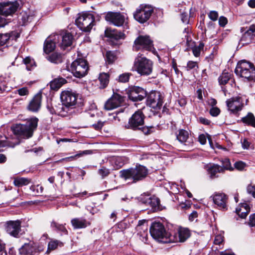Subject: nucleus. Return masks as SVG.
<instances>
[{
	"label": "nucleus",
	"mask_w": 255,
	"mask_h": 255,
	"mask_svg": "<svg viewBox=\"0 0 255 255\" xmlns=\"http://www.w3.org/2000/svg\"><path fill=\"white\" fill-rule=\"evenodd\" d=\"M55 110H56V115L61 117H66L68 115H72L75 114L74 112H73L69 109L67 106H66L63 103H58L57 104H55Z\"/></svg>",
	"instance_id": "24"
},
{
	"label": "nucleus",
	"mask_w": 255,
	"mask_h": 255,
	"mask_svg": "<svg viewBox=\"0 0 255 255\" xmlns=\"http://www.w3.org/2000/svg\"><path fill=\"white\" fill-rule=\"evenodd\" d=\"M105 34L106 37L116 40L125 39V34L124 33L117 29L111 28H107L105 31Z\"/></svg>",
	"instance_id": "26"
},
{
	"label": "nucleus",
	"mask_w": 255,
	"mask_h": 255,
	"mask_svg": "<svg viewBox=\"0 0 255 255\" xmlns=\"http://www.w3.org/2000/svg\"><path fill=\"white\" fill-rule=\"evenodd\" d=\"M105 19L117 26H123L125 29H128V18L121 12H109L107 13Z\"/></svg>",
	"instance_id": "11"
},
{
	"label": "nucleus",
	"mask_w": 255,
	"mask_h": 255,
	"mask_svg": "<svg viewBox=\"0 0 255 255\" xmlns=\"http://www.w3.org/2000/svg\"><path fill=\"white\" fill-rule=\"evenodd\" d=\"M163 99V97L159 92H151L147 96L146 104L153 109L159 110L162 106Z\"/></svg>",
	"instance_id": "13"
},
{
	"label": "nucleus",
	"mask_w": 255,
	"mask_h": 255,
	"mask_svg": "<svg viewBox=\"0 0 255 255\" xmlns=\"http://www.w3.org/2000/svg\"><path fill=\"white\" fill-rule=\"evenodd\" d=\"M76 23L82 31L89 32L95 24L94 16L90 13H82L76 19Z\"/></svg>",
	"instance_id": "10"
},
{
	"label": "nucleus",
	"mask_w": 255,
	"mask_h": 255,
	"mask_svg": "<svg viewBox=\"0 0 255 255\" xmlns=\"http://www.w3.org/2000/svg\"><path fill=\"white\" fill-rule=\"evenodd\" d=\"M153 10L154 8L152 5L141 4L133 13V17L139 23H144L150 18Z\"/></svg>",
	"instance_id": "9"
},
{
	"label": "nucleus",
	"mask_w": 255,
	"mask_h": 255,
	"mask_svg": "<svg viewBox=\"0 0 255 255\" xmlns=\"http://www.w3.org/2000/svg\"><path fill=\"white\" fill-rule=\"evenodd\" d=\"M57 40H55V35L52 37H50L46 39L43 50L46 53H49L54 50L56 47V43Z\"/></svg>",
	"instance_id": "28"
},
{
	"label": "nucleus",
	"mask_w": 255,
	"mask_h": 255,
	"mask_svg": "<svg viewBox=\"0 0 255 255\" xmlns=\"http://www.w3.org/2000/svg\"><path fill=\"white\" fill-rule=\"evenodd\" d=\"M100 81V88L101 89L105 88L109 82V75L106 73H100L99 76Z\"/></svg>",
	"instance_id": "36"
},
{
	"label": "nucleus",
	"mask_w": 255,
	"mask_h": 255,
	"mask_svg": "<svg viewBox=\"0 0 255 255\" xmlns=\"http://www.w3.org/2000/svg\"><path fill=\"white\" fill-rule=\"evenodd\" d=\"M144 225H147L145 220H139L138 224L136 227V230L138 232V234H141V231H140V227L143 226Z\"/></svg>",
	"instance_id": "51"
},
{
	"label": "nucleus",
	"mask_w": 255,
	"mask_h": 255,
	"mask_svg": "<svg viewBox=\"0 0 255 255\" xmlns=\"http://www.w3.org/2000/svg\"><path fill=\"white\" fill-rule=\"evenodd\" d=\"M247 192L255 198V186L249 185L247 187Z\"/></svg>",
	"instance_id": "56"
},
{
	"label": "nucleus",
	"mask_w": 255,
	"mask_h": 255,
	"mask_svg": "<svg viewBox=\"0 0 255 255\" xmlns=\"http://www.w3.org/2000/svg\"><path fill=\"white\" fill-rule=\"evenodd\" d=\"M5 229L9 235L14 238H20L23 234L21 229V222L19 220L7 222Z\"/></svg>",
	"instance_id": "14"
},
{
	"label": "nucleus",
	"mask_w": 255,
	"mask_h": 255,
	"mask_svg": "<svg viewBox=\"0 0 255 255\" xmlns=\"http://www.w3.org/2000/svg\"><path fill=\"white\" fill-rule=\"evenodd\" d=\"M149 232L151 236L159 242L169 243L174 240L170 237V234L166 232L164 226L159 222L152 223Z\"/></svg>",
	"instance_id": "6"
},
{
	"label": "nucleus",
	"mask_w": 255,
	"mask_h": 255,
	"mask_svg": "<svg viewBox=\"0 0 255 255\" xmlns=\"http://www.w3.org/2000/svg\"><path fill=\"white\" fill-rule=\"evenodd\" d=\"M147 225H144L143 226L140 227V231H141V234H138L141 237H146L147 236Z\"/></svg>",
	"instance_id": "54"
},
{
	"label": "nucleus",
	"mask_w": 255,
	"mask_h": 255,
	"mask_svg": "<svg viewBox=\"0 0 255 255\" xmlns=\"http://www.w3.org/2000/svg\"><path fill=\"white\" fill-rule=\"evenodd\" d=\"M48 59L55 64L60 63L62 62V55L60 53L54 52L48 56Z\"/></svg>",
	"instance_id": "42"
},
{
	"label": "nucleus",
	"mask_w": 255,
	"mask_h": 255,
	"mask_svg": "<svg viewBox=\"0 0 255 255\" xmlns=\"http://www.w3.org/2000/svg\"><path fill=\"white\" fill-rule=\"evenodd\" d=\"M61 102L71 109L76 114L81 113V107L83 106L82 102L78 101V95L69 91H63L60 96Z\"/></svg>",
	"instance_id": "4"
},
{
	"label": "nucleus",
	"mask_w": 255,
	"mask_h": 255,
	"mask_svg": "<svg viewBox=\"0 0 255 255\" xmlns=\"http://www.w3.org/2000/svg\"><path fill=\"white\" fill-rule=\"evenodd\" d=\"M223 241V237L220 235L215 237L214 243L215 245H220Z\"/></svg>",
	"instance_id": "60"
},
{
	"label": "nucleus",
	"mask_w": 255,
	"mask_h": 255,
	"mask_svg": "<svg viewBox=\"0 0 255 255\" xmlns=\"http://www.w3.org/2000/svg\"><path fill=\"white\" fill-rule=\"evenodd\" d=\"M198 121L204 125H209L211 123L210 120L203 117H199L198 119Z\"/></svg>",
	"instance_id": "61"
},
{
	"label": "nucleus",
	"mask_w": 255,
	"mask_h": 255,
	"mask_svg": "<svg viewBox=\"0 0 255 255\" xmlns=\"http://www.w3.org/2000/svg\"><path fill=\"white\" fill-rule=\"evenodd\" d=\"M31 180L29 178L24 177H17L14 179L13 184L15 186L21 187L28 185L31 182Z\"/></svg>",
	"instance_id": "38"
},
{
	"label": "nucleus",
	"mask_w": 255,
	"mask_h": 255,
	"mask_svg": "<svg viewBox=\"0 0 255 255\" xmlns=\"http://www.w3.org/2000/svg\"><path fill=\"white\" fill-rule=\"evenodd\" d=\"M177 235L178 237L170 235V237L174 239L173 241H171V243L184 242L190 237L191 233L188 229L180 227L178 230Z\"/></svg>",
	"instance_id": "21"
},
{
	"label": "nucleus",
	"mask_w": 255,
	"mask_h": 255,
	"mask_svg": "<svg viewBox=\"0 0 255 255\" xmlns=\"http://www.w3.org/2000/svg\"><path fill=\"white\" fill-rule=\"evenodd\" d=\"M110 161L114 169L117 170L122 167L126 163L127 160L125 157L114 156L110 159Z\"/></svg>",
	"instance_id": "27"
},
{
	"label": "nucleus",
	"mask_w": 255,
	"mask_h": 255,
	"mask_svg": "<svg viewBox=\"0 0 255 255\" xmlns=\"http://www.w3.org/2000/svg\"><path fill=\"white\" fill-rule=\"evenodd\" d=\"M153 48V42L148 36L140 35L134 40L133 49L136 51L140 49L151 51Z\"/></svg>",
	"instance_id": "12"
},
{
	"label": "nucleus",
	"mask_w": 255,
	"mask_h": 255,
	"mask_svg": "<svg viewBox=\"0 0 255 255\" xmlns=\"http://www.w3.org/2000/svg\"><path fill=\"white\" fill-rule=\"evenodd\" d=\"M38 122L37 118H31L24 121L23 124L12 125L11 129L14 135L23 138H29L32 136L34 131L37 128Z\"/></svg>",
	"instance_id": "1"
},
{
	"label": "nucleus",
	"mask_w": 255,
	"mask_h": 255,
	"mask_svg": "<svg viewBox=\"0 0 255 255\" xmlns=\"http://www.w3.org/2000/svg\"><path fill=\"white\" fill-rule=\"evenodd\" d=\"M69 70L75 77L78 78H82L88 73L89 70L88 62L83 58L77 59L72 63Z\"/></svg>",
	"instance_id": "8"
},
{
	"label": "nucleus",
	"mask_w": 255,
	"mask_h": 255,
	"mask_svg": "<svg viewBox=\"0 0 255 255\" xmlns=\"http://www.w3.org/2000/svg\"><path fill=\"white\" fill-rule=\"evenodd\" d=\"M66 83V80L63 78L60 77L52 80L49 84L50 88L53 90H57L63 84Z\"/></svg>",
	"instance_id": "34"
},
{
	"label": "nucleus",
	"mask_w": 255,
	"mask_h": 255,
	"mask_svg": "<svg viewBox=\"0 0 255 255\" xmlns=\"http://www.w3.org/2000/svg\"><path fill=\"white\" fill-rule=\"evenodd\" d=\"M222 166L221 168L223 169L224 172L225 170H232L233 168L231 166V164L230 160L228 158H225L222 161Z\"/></svg>",
	"instance_id": "45"
},
{
	"label": "nucleus",
	"mask_w": 255,
	"mask_h": 255,
	"mask_svg": "<svg viewBox=\"0 0 255 255\" xmlns=\"http://www.w3.org/2000/svg\"><path fill=\"white\" fill-rule=\"evenodd\" d=\"M124 97L119 94L114 93L112 96L106 102L105 108L107 110L116 109L123 104Z\"/></svg>",
	"instance_id": "19"
},
{
	"label": "nucleus",
	"mask_w": 255,
	"mask_h": 255,
	"mask_svg": "<svg viewBox=\"0 0 255 255\" xmlns=\"http://www.w3.org/2000/svg\"><path fill=\"white\" fill-rule=\"evenodd\" d=\"M181 19L183 23L188 24L189 22V17L186 12H183L181 14Z\"/></svg>",
	"instance_id": "50"
},
{
	"label": "nucleus",
	"mask_w": 255,
	"mask_h": 255,
	"mask_svg": "<svg viewBox=\"0 0 255 255\" xmlns=\"http://www.w3.org/2000/svg\"><path fill=\"white\" fill-rule=\"evenodd\" d=\"M18 37V34L14 31H12L10 33L5 34L0 33V46L4 45L7 40L10 38L12 39H15Z\"/></svg>",
	"instance_id": "32"
},
{
	"label": "nucleus",
	"mask_w": 255,
	"mask_h": 255,
	"mask_svg": "<svg viewBox=\"0 0 255 255\" xmlns=\"http://www.w3.org/2000/svg\"><path fill=\"white\" fill-rule=\"evenodd\" d=\"M254 37H255V25H253L243 34L241 38L240 42L243 45L248 44L251 42Z\"/></svg>",
	"instance_id": "25"
},
{
	"label": "nucleus",
	"mask_w": 255,
	"mask_h": 255,
	"mask_svg": "<svg viewBox=\"0 0 255 255\" xmlns=\"http://www.w3.org/2000/svg\"><path fill=\"white\" fill-rule=\"evenodd\" d=\"M228 22L227 18L224 16H221L219 19V24L221 26H224Z\"/></svg>",
	"instance_id": "64"
},
{
	"label": "nucleus",
	"mask_w": 255,
	"mask_h": 255,
	"mask_svg": "<svg viewBox=\"0 0 255 255\" xmlns=\"http://www.w3.org/2000/svg\"><path fill=\"white\" fill-rule=\"evenodd\" d=\"M207 171L210 177L212 179L217 178L218 176L217 175L218 173H223V169L221 166L218 164H213L208 166Z\"/></svg>",
	"instance_id": "29"
},
{
	"label": "nucleus",
	"mask_w": 255,
	"mask_h": 255,
	"mask_svg": "<svg viewBox=\"0 0 255 255\" xmlns=\"http://www.w3.org/2000/svg\"><path fill=\"white\" fill-rule=\"evenodd\" d=\"M196 67H198V64L196 62L190 61L187 63V70H190L193 69L195 68Z\"/></svg>",
	"instance_id": "53"
},
{
	"label": "nucleus",
	"mask_w": 255,
	"mask_h": 255,
	"mask_svg": "<svg viewBox=\"0 0 255 255\" xmlns=\"http://www.w3.org/2000/svg\"><path fill=\"white\" fill-rule=\"evenodd\" d=\"M51 227L54 229L55 230L60 231L65 234H67L68 233V231L63 225L58 224L54 221H52L51 222Z\"/></svg>",
	"instance_id": "43"
},
{
	"label": "nucleus",
	"mask_w": 255,
	"mask_h": 255,
	"mask_svg": "<svg viewBox=\"0 0 255 255\" xmlns=\"http://www.w3.org/2000/svg\"><path fill=\"white\" fill-rule=\"evenodd\" d=\"M98 173L102 176V178H104L110 174V170L103 166L98 170Z\"/></svg>",
	"instance_id": "48"
},
{
	"label": "nucleus",
	"mask_w": 255,
	"mask_h": 255,
	"mask_svg": "<svg viewBox=\"0 0 255 255\" xmlns=\"http://www.w3.org/2000/svg\"><path fill=\"white\" fill-rule=\"evenodd\" d=\"M47 109L50 113V114L52 115H56L55 104L54 105L52 104H48L47 106Z\"/></svg>",
	"instance_id": "63"
},
{
	"label": "nucleus",
	"mask_w": 255,
	"mask_h": 255,
	"mask_svg": "<svg viewBox=\"0 0 255 255\" xmlns=\"http://www.w3.org/2000/svg\"><path fill=\"white\" fill-rule=\"evenodd\" d=\"M248 224L250 227H255V213L250 215Z\"/></svg>",
	"instance_id": "62"
},
{
	"label": "nucleus",
	"mask_w": 255,
	"mask_h": 255,
	"mask_svg": "<svg viewBox=\"0 0 255 255\" xmlns=\"http://www.w3.org/2000/svg\"><path fill=\"white\" fill-rule=\"evenodd\" d=\"M241 121L245 125L255 128V117L253 113H248L245 117L242 118Z\"/></svg>",
	"instance_id": "33"
},
{
	"label": "nucleus",
	"mask_w": 255,
	"mask_h": 255,
	"mask_svg": "<svg viewBox=\"0 0 255 255\" xmlns=\"http://www.w3.org/2000/svg\"><path fill=\"white\" fill-rule=\"evenodd\" d=\"M213 200L217 207L221 210H227V203L228 201V196L223 193H215L212 196Z\"/></svg>",
	"instance_id": "20"
},
{
	"label": "nucleus",
	"mask_w": 255,
	"mask_h": 255,
	"mask_svg": "<svg viewBox=\"0 0 255 255\" xmlns=\"http://www.w3.org/2000/svg\"><path fill=\"white\" fill-rule=\"evenodd\" d=\"M129 99L137 102L142 101L147 96L146 91L139 87H133L130 88L128 92Z\"/></svg>",
	"instance_id": "16"
},
{
	"label": "nucleus",
	"mask_w": 255,
	"mask_h": 255,
	"mask_svg": "<svg viewBox=\"0 0 255 255\" xmlns=\"http://www.w3.org/2000/svg\"><path fill=\"white\" fill-rule=\"evenodd\" d=\"M36 248L31 244H25L20 248V255H33L36 252Z\"/></svg>",
	"instance_id": "30"
},
{
	"label": "nucleus",
	"mask_w": 255,
	"mask_h": 255,
	"mask_svg": "<svg viewBox=\"0 0 255 255\" xmlns=\"http://www.w3.org/2000/svg\"><path fill=\"white\" fill-rule=\"evenodd\" d=\"M58 245L57 241H51L49 243L48 248L50 250H53L57 248Z\"/></svg>",
	"instance_id": "55"
},
{
	"label": "nucleus",
	"mask_w": 255,
	"mask_h": 255,
	"mask_svg": "<svg viewBox=\"0 0 255 255\" xmlns=\"http://www.w3.org/2000/svg\"><path fill=\"white\" fill-rule=\"evenodd\" d=\"M55 40H57L58 46L60 48L65 50L72 45L73 36L69 32H65L60 35H55Z\"/></svg>",
	"instance_id": "15"
},
{
	"label": "nucleus",
	"mask_w": 255,
	"mask_h": 255,
	"mask_svg": "<svg viewBox=\"0 0 255 255\" xmlns=\"http://www.w3.org/2000/svg\"><path fill=\"white\" fill-rule=\"evenodd\" d=\"M42 98L41 93L36 94L30 101L27 109L33 112H38L41 108Z\"/></svg>",
	"instance_id": "22"
},
{
	"label": "nucleus",
	"mask_w": 255,
	"mask_h": 255,
	"mask_svg": "<svg viewBox=\"0 0 255 255\" xmlns=\"http://www.w3.org/2000/svg\"><path fill=\"white\" fill-rule=\"evenodd\" d=\"M30 189L33 192L34 194L35 195L39 194L42 193L43 190V188L42 186L37 185H32L30 187Z\"/></svg>",
	"instance_id": "47"
},
{
	"label": "nucleus",
	"mask_w": 255,
	"mask_h": 255,
	"mask_svg": "<svg viewBox=\"0 0 255 255\" xmlns=\"http://www.w3.org/2000/svg\"><path fill=\"white\" fill-rule=\"evenodd\" d=\"M142 202L146 205H150L155 209L159 208L160 204L159 199L156 197H148L146 200L143 201Z\"/></svg>",
	"instance_id": "37"
},
{
	"label": "nucleus",
	"mask_w": 255,
	"mask_h": 255,
	"mask_svg": "<svg viewBox=\"0 0 255 255\" xmlns=\"http://www.w3.org/2000/svg\"><path fill=\"white\" fill-rule=\"evenodd\" d=\"M250 212V207L246 203H242L239 208L236 209V213L241 218H246L248 214Z\"/></svg>",
	"instance_id": "31"
},
{
	"label": "nucleus",
	"mask_w": 255,
	"mask_h": 255,
	"mask_svg": "<svg viewBox=\"0 0 255 255\" xmlns=\"http://www.w3.org/2000/svg\"><path fill=\"white\" fill-rule=\"evenodd\" d=\"M153 62L145 57L138 55L135 58L132 70L136 71L141 76H148L152 72Z\"/></svg>",
	"instance_id": "7"
},
{
	"label": "nucleus",
	"mask_w": 255,
	"mask_h": 255,
	"mask_svg": "<svg viewBox=\"0 0 255 255\" xmlns=\"http://www.w3.org/2000/svg\"><path fill=\"white\" fill-rule=\"evenodd\" d=\"M145 118L143 112L138 110L129 119L126 128L133 130H140L145 135H149L153 132L155 129L152 126H143Z\"/></svg>",
	"instance_id": "2"
},
{
	"label": "nucleus",
	"mask_w": 255,
	"mask_h": 255,
	"mask_svg": "<svg viewBox=\"0 0 255 255\" xmlns=\"http://www.w3.org/2000/svg\"><path fill=\"white\" fill-rule=\"evenodd\" d=\"M132 74L130 73H125L121 74L118 78V81L122 83H127L129 81Z\"/></svg>",
	"instance_id": "46"
},
{
	"label": "nucleus",
	"mask_w": 255,
	"mask_h": 255,
	"mask_svg": "<svg viewBox=\"0 0 255 255\" xmlns=\"http://www.w3.org/2000/svg\"><path fill=\"white\" fill-rule=\"evenodd\" d=\"M104 125V122L102 121H98L97 123L93 124L92 126L94 129L96 130H100L102 128Z\"/></svg>",
	"instance_id": "59"
},
{
	"label": "nucleus",
	"mask_w": 255,
	"mask_h": 255,
	"mask_svg": "<svg viewBox=\"0 0 255 255\" xmlns=\"http://www.w3.org/2000/svg\"><path fill=\"white\" fill-rule=\"evenodd\" d=\"M189 133L188 132L183 129L178 130V133L177 134V139L181 143L186 142L188 138Z\"/></svg>",
	"instance_id": "40"
},
{
	"label": "nucleus",
	"mask_w": 255,
	"mask_h": 255,
	"mask_svg": "<svg viewBox=\"0 0 255 255\" xmlns=\"http://www.w3.org/2000/svg\"><path fill=\"white\" fill-rule=\"evenodd\" d=\"M117 59V56L115 51H108L105 55V60L109 64H113Z\"/></svg>",
	"instance_id": "41"
},
{
	"label": "nucleus",
	"mask_w": 255,
	"mask_h": 255,
	"mask_svg": "<svg viewBox=\"0 0 255 255\" xmlns=\"http://www.w3.org/2000/svg\"><path fill=\"white\" fill-rule=\"evenodd\" d=\"M71 223L74 229H84L91 225L90 221L82 217L72 219Z\"/></svg>",
	"instance_id": "23"
},
{
	"label": "nucleus",
	"mask_w": 255,
	"mask_h": 255,
	"mask_svg": "<svg viewBox=\"0 0 255 255\" xmlns=\"http://www.w3.org/2000/svg\"><path fill=\"white\" fill-rule=\"evenodd\" d=\"M232 74L231 72H228L224 70L222 74L218 78V81L220 85H226L231 79Z\"/></svg>",
	"instance_id": "35"
},
{
	"label": "nucleus",
	"mask_w": 255,
	"mask_h": 255,
	"mask_svg": "<svg viewBox=\"0 0 255 255\" xmlns=\"http://www.w3.org/2000/svg\"><path fill=\"white\" fill-rule=\"evenodd\" d=\"M234 166L236 169L242 170L245 168V163L242 161H238L235 163Z\"/></svg>",
	"instance_id": "57"
},
{
	"label": "nucleus",
	"mask_w": 255,
	"mask_h": 255,
	"mask_svg": "<svg viewBox=\"0 0 255 255\" xmlns=\"http://www.w3.org/2000/svg\"><path fill=\"white\" fill-rule=\"evenodd\" d=\"M226 105L229 111L232 113L237 114L242 110L243 107V100L241 97L236 96L228 99Z\"/></svg>",
	"instance_id": "17"
},
{
	"label": "nucleus",
	"mask_w": 255,
	"mask_h": 255,
	"mask_svg": "<svg viewBox=\"0 0 255 255\" xmlns=\"http://www.w3.org/2000/svg\"><path fill=\"white\" fill-rule=\"evenodd\" d=\"M18 6L19 4L16 1L0 3V14L5 16L11 15L17 10Z\"/></svg>",
	"instance_id": "18"
},
{
	"label": "nucleus",
	"mask_w": 255,
	"mask_h": 255,
	"mask_svg": "<svg viewBox=\"0 0 255 255\" xmlns=\"http://www.w3.org/2000/svg\"><path fill=\"white\" fill-rule=\"evenodd\" d=\"M220 110L219 108H218L217 107H212L210 110V114L213 116V117H217L218 116L220 113Z\"/></svg>",
	"instance_id": "49"
},
{
	"label": "nucleus",
	"mask_w": 255,
	"mask_h": 255,
	"mask_svg": "<svg viewBox=\"0 0 255 255\" xmlns=\"http://www.w3.org/2000/svg\"><path fill=\"white\" fill-rule=\"evenodd\" d=\"M148 174V169L141 165L120 171V177L125 180H130L131 183H136L143 180Z\"/></svg>",
	"instance_id": "3"
},
{
	"label": "nucleus",
	"mask_w": 255,
	"mask_h": 255,
	"mask_svg": "<svg viewBox=\"0 0 255 255\" xmlns=\"http://www.w3.org/2000/svg\"><path fill=\"white\" fill-rule=\"evenodd\" d=\"M18 94L20 96H26L28 95L29 91L27 87H23L17 90Z\"/></svg>",
	"instance_id": "52"
},
{
	"label": "nucleus",
	"mask_w": 255,
	"mask_h": 255,
	"mask_svg": "<svg viewBox=\"0 0 255 255\" xmlns=\"http://www.w3.org/2000/svg\"><path fill=\"white\" fill-rule=\"evenodd\" d=\"M23 61L26 66V69L28 71L31 70L33 67L35 66L33 60L31 59L29 57H26L23 60Z\"/></svg>",
	"instance_id": "44"
},
{
	"label": "nucleus",
	"mask_w": 255,
	"mask_h": 255,
	"mask_svg": "<svg viewBox=\"0 0 255 255\" xmlns=\"http://www.w3.org/2000/svg\"><path fill=\"white\" fill-rule=\"evenodd\" d=\"M209 17L211 20L216 21L218 19V13L216 11H211L209 14Z\"/></svg>",
	"instance_id": "58"
},
{
	"label": "nucleus",
	"mask_w": 255,
	"mask_h": 255,
	"mask_svg": "<svg viewBox=\"0 0 255 255\" xmlns=\"http://www.w3.org/2000/svg\"><path fill=\"white\" fill-rule=\"evenodd\" d=\"M91 153H92V151L89 150H84V151H79L78 153H77L76 154H75L74 156H71L70 157L62 158L61 160H59V161L60 162L62 161H72V160L76 159L80 157H81V156H83L84 155L91 154Z\"/></svg>",
	"instance_id": "39"
},
{
	"label": "nucleus",
	"mask_w": 255,
	"mask_h": 255,
	"mask_svg": "<svg viewBox=\"0 0 255 255\" xmlns=\"http://www.w3.org/2000/svg\"><path fill=\"white\" fill-rule=\"evenodd\" d=\"M235 72L236 74L250 81L255 78V67L253 63L245 60L238 63Z\"/></svg>",
	"instance_id": "5"
}]
</instances>
